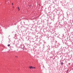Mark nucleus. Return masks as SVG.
Instances as JSON below:
<instances>
[{"label":"nucleus","instance_id":"f257e3e1","mask_svg":"<svg viewBox=\"0 0 73 73\" xmlns=\"http://www.w3.org/2000/svg\"><path fill=\"white\" fill-rule=\"evenodd\" d=\"M29 68L30 69H36V67H33L32 66H29Z\"/></svg>","mask_w":73,"mask_h":73},{"label":"nucleus","instance_id":"423d86ee","mask_svg":"<svg viewBox=\"0 0 73 73\" xmlns=\"http://www.w3.org/2000/svg\"><path fill=\"white\" fill-rule=\"evenodd\" d=\"M39 6H40V4H39Z\"/></svg>","mask_w":73,"mask_h":73},{"label":"nucleus","instance_id":"7ed1b4c3","mask_svg":"<svg viewBox=\"0 0 73 73\" xmlns=\"http://www.w3.org/2000/svg\"><path fill=\"white\" fill-rule=\"evenodd\" d=\"M18 9H19V11L20 10V9H19V7H18Z\"/></svg>","mask_w":73,"mask_h":73},{"label":"nucleus","instance_id":"f03ea898","mask_svg":"<svg viewBox=\"0 0 73 73\" xmlns=\"http://www.w3.org/2000/svg\"><path fill=\"white\" fill-rule=\"evenodd\" d=\"M7 1H5V4H6L7 3Z\"/></svg>","mask_w":73,"mask_h":73},{"label":"nucleus","instance_id":"0eeeda50","mask_svg":"<svg viewBox=\"0 0 73 73\" xmlns=\"http://www.w3.org/2000/svg\"><path fill=\"white\" fill-rule=\"evenodd\" d=\"M13 7L14 8V6H13Z\"/></svg>","mask_w":73,"mask_h":73},{"label":"nucleus","instance_id":"20e7f679","mask_svg":"<svg viewBox=\"0 0 73 73\" xmlns=\"http://www.w3.org/2000/svg\"><path fill=\"white\" fill-rule=\"evenodd\" d=\"M8 46H10V44H9L8 45Z\"/></svg>","mask_w":73,"mask_h":73},{"label":"nucleus","instance_id":"39448f33","mask_svg":"<svg viewBox=\"0 0 73 73\" xmlns=\"http://www.w3.org/2000/svg\"><path fill=\"white\" fill-rule=\"evenodd\" d=\"M12 5H13V3H12Z\"/></svg>","mask_w":73,"mask_h":73},{"label":"nucleus","instance_id":"6e6552de","mask_svg":"<svg viewBox=\"0 0 73 73\" xmlns=\"http://www.w3.org/2000/svg\"><path fill=\"white\" fill-rule=\"evenodd\" d=\"M16 57H17V56H16Z\"/></svg>","mask_w":73,"mask_h":73}]
</instances>
